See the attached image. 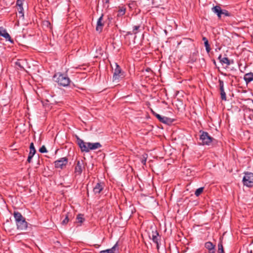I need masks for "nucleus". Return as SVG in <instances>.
<instances>
[{
	"label": "nucleus",
	"instance_id": "42",
	"mask_svg": "<svg viewBox=\"0 0 253 253\" xmlns=\"http://www.w3.org/2000/svg\"><path fill=\"white\" fill-rule=\"evenodd\" d=\"M213 63L214 64H215V61L214 60Z\"/></svg>",
	"mask_w": 253,
	"mask_h": 253
},
{
	"label": "nucleus",
	"instance_id": "18",
	"mask_svg": "<svg viewBox=\"0 0 253 253\" xmlns=\"http://www.w3.org/2000/svg\"><path fill=\"white\" fill-rule=\"evenodd\" d=\"M202 40L204 42V45L206 47V50L208 53H209L211 48L210 45L209 43L208 40L205 37H203Z\"/></svg>",
	"mask_w": 253,
	"mask_h": 253
},
{
	"label": "nucleus",
	"instance_id": "8",
	"mask_svg": "<svg viewBox=\"0 0 253 253\" xmlns=\"http://www.w3.org/2000/svg\"><path fill=\"white\" fill-rule=\"evenodd\" d=\"M68 162V159L66 157L61 158L54 162V166L55 168L63 169L66 167Z\"/></svg>",
	"mask_w": 253,
	"mask_h": 253
},
{
	"label": "nucleus",
	"instance_id": "1",
	"mask_svg": "<svg viewBox=\"0 0 253 253\" xmlns=\"http://www.w3.org/2000/svg\"><path fill=\"white\" fill-rule=\"evenodd\" d=\"M77 142L82 152H88L90 150L97 149L102 146L99 142H85L79 137L77 138Z\"/></svg>",
	"mask_w": 253,
	"mask_h": 253
},
{
	"label": "nucleus",
	"instance_id": "15",
	"mask_svg": "<svg viewBox=\"0 0 253 253\" xmlns=\"http://www.w3.org/2000/svg\"><path fill=\"white\" fill-rule=\"evenodd\" d=\"M103 19V15H102L98 19L96 27V30L99 32H101L102 30L104 24L102 22Z\"/></svg>",
	"mask_w": 253,
	"mask_h": 253
},
{
	"label": "nucleus",
	"instance_id": "34",
	"mask_svg": "<svg viewBox=\"0 0 253 253\" xmlns=\"http://www.w3.org/2000/svg\"><path fill=\"white\" fill-rule=\"evenodd\" d=\"M146 162V158H144V159H142L141 161V162L143 165H145Z\"/></svg>",
	"mask_w": 253,
	"mask_h": 253
},
{
	"label": "nucleus",
	"instance_id": "23",
	"mask_svg": "<svg viewBox=\"0 0 253 253\" xmlns=\"http://www.w3.org/2000/svg\"><path fill=\"white\" fill-rule=\"evenodd\" d=\"M76 220L77 222L80 223V224L82 223L84 220V215L82 214H78L76 218Z\"/></svg>",
	"mask_w": 253,
	"mask_h": 253
},
{
	"label": "nucleus",
	"instance_id": "5",
	"mask_svg": "<svg viewBox=\"0 0 253 253\" xmlns=\"http://www.w3.org/2000/svg\"><path fill=\"white\" fill-rule=\"evenodd\" d=\"M85 169L84 162L82 160H77L75 163L74 173L75 176L81 175L83 171Z\"/></svg>",
	"mask_w": 253,
	"mask_h": 253
},
{
	"label": "nucleus",
	"instance_id": "22",
	"mask_svg": "<svg viewBox=\"0 0 253 253\" xmlns=\"http://www.w3.org/2000/svg\"><path fill=\"white\" fill-rule=\"evenodd\" d=\"M220 63H221L222 64H225L229 66L231 63H233V61L232 60L231 61L227 57H223L222 60H220Z\"/></svg>",
	"mask_w": 253,
	"mask_h": 253
},
{
	"label": "nucleus",
	"instance_id": "9",
	"mask_svg": "<svg viewBox=\"0 0 253 253\" xmlns=\"http://www.w3.org/2000/svg\"><path fill=\"white\" fill-rule=\"evenodd\" d=\"M0 36L3 37L6 40H8L12 43L14 42L13 40L11 38L9 34L6 32V30L2 27H0Z\"/></svg>",
	"mask_w": 253,
	"mask_h": 253
},
{
	"label": "nucleus",
	"instance_id": "25",
	"mask_svg": "<svg viewBox=\"0 0 253 253\" xmlns=\"http://www.w3.org/2000/svg\"><path fill=\"white\" fill-rule=\"evenodd\" d=\"M17 9L19 14H21V16L24 17V12L23 6H18Z\"/></svg>",
	"mask_w": 253,
	"mask_h": 253
},
{
	"label": "nucleus",
	"instance_id": "17",
	"mask_svg": "<svg viewBox=\"0 0 253 253\" xmlns=\"http://www.w3.org/2000/svg\"><path fill=\"white\" fill-rule=\"evenodd\" d=\"M244 79L247 84L253 81V73H249L245 75Z\"/></svg>",
	"mask_w": 253,
	"mask_h": 253
},
{
	"label": "nucleus",
	"instance_id": "26",
	"mask_svg": "<svg viewBox=\"0 0 253 253\" xmlns=\"http://www.w3.org/2000/svg\"><path fill=\"white\" fill-rule=\"evenodd\" d=\"M140 28L139 25L134 26L133 27L132 33L133 34H136L138 33V30Z\"/></svg>",
	"mask_w": 253,
	"mask_h": 253
},
{
	"label": "nucleus",
	"instance_id": "38",
	"mask_svg": "<svg viewBox=\"0 0 253 253\" xmlns=\"http://www.w3.org/2000/svg\"><path fill=\"white\" fill-rule=\"evenodd\" d=\"M223 57H222V56L221 55H219V56H218V59L219 60V61L220 62V60H222Z\"/></svg>",
	"mask_w": 253,
	"mask_h": 253
},
{
	"label": "nucleus",
	"instance_id": "10",
	"mask_svg": "<svg viewBox=\"0 0 253 253\" xmlns=\"http://www.w3.org/2000/svg\"><path fill=\"white\" fill-rule=\"evenodd\" d=\"M153 114L156 116V117L159 120V121L161 123L169 124L172 122L171 119L169 118L166 117H162L160 115L158 114L157 113H154Z\"/></svg>",
	"mask_w": 253,
	"mask_h": 253
},
{
	"label": "nucleus",
	"instance_id": "41",
	"mask_svg": "<svg viewBox=\"0 0 253 253\" xmlns=\"http://www.w3.org/2000/svg\"><path fill=\"white\" fill-rule=\"evenodd\" d=\"M16 64H17V65H19V66H20V64H19L18 62H16Z\"/></svg>",
	"mask_w": 253,
	"mask_h": 253
},
{
	"label": "nucleus",
	"instance_id": "21",
	"mask_svg": "<svg viewBox=\"0 0 253 253\" xmlns=\"http://www.w3.org/2000/svg\"><path fill=\"white\" fill-rule=\"evenodd\" d=\"M126 11V7H125L124 6L119 7V10L118 11L117 16L118 17H120V16H123L125 14Z\"/></svg>",
	"mask_w": 253,
	"mask_h": 253
},
{
	"label": "nucleus",
	"instance_id": "6",
	"mask_svg": "<svg viewBox=\"0 0 253 253\" xmlns=\"http://www.w3.org/2000/svg\"><path fill=\"white\" fill-rule=\"evenodd\" d=\"M243 182L244 185L249 187L253 186V173L247 172L245 173V176L243 179Z\"/></svg>",
	"mask_w": 253,
	"mask_h": 253
},
{
	"label": "nucleus",
	"instance_id": "14",
	"mask_svg": "<svg viewBox=\"0 0 253 253\" xmlns=\"http://www.w3.org/2000/svg\"><path fill=\"white\" fill-rule=\"evenodd\" d=\"M205 247L208 250L209 253H214L215 252V245L211 242H207L205 244Z\"/></svg>",
	"mask_w": 253,
	"mask_h": 253
},
{
	"label": "nucleus",
	"instance_id": "7",
	"mask_svg": "<svg viewBox=\"0 0 253 253\" xmlns=\"http://www.w3.org/2000/svg\"><path fill=\"white\" fill-rule=\"evenodd\" d=\"M149 238L151 239L154 243L157 245V249L158 251L159 250V241L161 237L157 230H152L151 234H149Z\"/></svg>",
	"mask_w": 253,
	"mask_h": 253
},
{
	"label": "nucleus",
	"instance_id": "16",
	"mask_svg": "<svg viewBox=\"0 0 253 253\" xmlns=\"http://www.w3.org/2000/svg\"><path fill=\"white\" fill-rule=\"evenodd\" d=\"M212 11L217 15L218 18H220L221 16L222 9L218 5H216L212 8Z\"/></svg>",
	"mask_w": 253,
	"mask_h": 253
},
{
	"label": "nucleus",
	"instance_id": "19",
	"mask_svg": "<svg viewBox=\"0 0 253 253\" xmlns=\"http://www.w3.org/2000/svg\"><path fill=\"white\" fill-rule=\"evenodd\" d=\"M13 215L16 222H18V221H19V220H21L24 218L21 213L18 211H14L13 213Z\"/></svg>",
	"mask_w": 253,
	"mask_h": 253
},
{
	"label": "nucleus",
	"instance_id": "31",
	"mask_svg": "<svg viewBox=\"0 0 253 253\" xmlns=\"http://www.w3.org/2000/svg\"><path fill=\"white\" fill-rule=\"evenodd\" d=\"M69 219L68 216V215H66L65 219H63V220L62 221V224L65 225L69 222Z\"/></svg>",
	"mask_w": 253,
	"mask_h": 253
},
{
	"label": "nucleus",
	"instance_id": "37",
	"mask_svg": "<svg viewBox=\"0 0 253 253\" xmlns=\"http://www.w3.org/2000/svg\"><path fill=\"white\" fill-rule=\"evenodd\" d=\"M217 253H225L224 250H218Z\"/></svg>",
	"mask_w": 253,
	"mask_h": 253
},
{
	"label": "nucleus",
	"instance_id": "13",
	"mask_svg": "<svg viewBox=\"0 0 253 253\" xmlns=\"http://www.w3.org/2000/svg\"><path fill=\"white\" fill-rule=\"evenodd\" d=\"M103 183L98 182L93 188V192L95 194H98L103 190Z\"/></svg>",
	"mask_w": 253,
	"mask_h": 253
},
{
	"label": "nucleus",
	"instance_id": "40",
	"mask_svg": "<svg viewBox=\"0 0 253 253\" xmlns=\"http://www.w3.org/2000/svg\"><path fill=\"white\" fill-rule=\"evenodd\" d=\"M46 23L47 24H49V25H50V23H49V22H48V21H46Z\"/></svg>",
	"mask_w": 253,
	"mask_h": 253
},
{
	"label": "nucleus",
	"instance_id": "30",
	"mask_svg": "<svg viewBox=\"0 0 253 253\" xmlns=\"http://www.w3.org/2000/svg\"><path fill=\"white\" fill-rule=\"evenodd\" d=\"M221 14H223L226 16H230L231 14L226 10H222Z\"/></svg>",
	"mask_w": 253,
	"mask_h": 253
},
{
	"label": "nucleus",
	"instance_id": "20",
	"mask_svg": "<svg viewBox=\"0 0 253 253\" xmlns=\"http://www.w3.org/2000/svg\"><path fill=\"white\" fill-rule=\"evenodd\" d=\"M118 246V244L116 243L112 248L107 249L105 251H102L100 252V253H115L116 247Z\"/></svg>",
	"mask_w": 253,
	"mask_h": 253
},
{
	"label": "nucleus",
	"instance_id": "24",
	"mask_svg": "<svg viewBox=\"0 0 253 253\" xmlns=\"http://www.w3.org/2000/svg\"><path fill=\"white\" fill-rule=\"evenodd\" d=\"M204 189V187L197 189L195 192V195L197 197L199 196L203 192Z\"/></svg>",
	"mask_w": 253,
	"mask_h": 253
},
{
	"label": "nucleus",
	"instance_id": "36",
	"mask_svg": "<svg viewBox=\"0 0 253 253\" xmlns=\"http://www.w3.org/2000/svg\"><path fill=\"white\" fill-rule=\"evenodd\" d=\"M33 157H28L27 159V162L30 163L31 162Z\"/></svg>",
	"mask_w": 253,
	"mask_h": 253
},
{
	"label": "nucleus",
	"instance_id": "4",
	"mask_svg": "<svg viewBox=\"0 0 253 253\" xmlns=\"http://www.w3.org/2000/svg\"><path fill=\"white\" fill-rule=\"evenodd\" d=\"M200 132L201 133L200 137V144L209 145L214 140L213 138L211 137L207 132L200 131Z\"/></svg>",
	"mask_w": 253,
	"mask_h": 253
},
{
	"label": "nucleus",
	"instance_id": "11",
	"mask_svg": "<svg viewBox=\"0 0 253 253\" xmlns=\"http://www.w3.org/2000/svg\"><path fill=\"white\" fill-rule=\"evenodd\" d=\"M221 98L222 100H226V93L224 89V82L221 80H218Z\"/></svg>",
	"mask_w": 253,
	"mask_h": 253
},
{
	"label": "nucleus",
	"instance_id": "3",
	"mask_svg": "<svg viewBox=\"0 0 253 253\" xmlns=\"http://www.w3.org/2000/svg\"><path fill=\"white\" fill-rule=\"evenodd\" d=\"M54 78H56L55 81L60 86H67L71 83V80L68 76L64 74L58 73L54 76Z\"/></svg>",
	"mask_w": 253,
	"mask_h": 253
},
{
	"label": "nucleus",
	"instance_id": "2",
	"mask_svg": "<svg viewBox=\"0 0 253 253\" xmlns=\"http://www.w3.org/2000/svg\"><path fill=\"white\" fill-rule=\"evenodd\" d=\"M115 67L114 69L112 67L113 70L112 81L113 82L118 83L121 80L125 78L126 74L117 63H115Z\"/></svg>",
	"mask_w": 253,
	"mask_h": 253
},
{
	"label": "nucleus",
	"instance_id": "33",
	"mask_svg": "<svg viewBox=\"0 0 253 253\" xmlns=\"http://www.w3.org/2000/svg\"><path fill=\"white\" fill-rule=\"evenodd\" d=\"M35 153L30 151L28 157H33L34 155H35Z\"/></svg>",
	"mask_w": 253,
	"mask_h": 253
},
{
	"label": "nucleus",
	"instance_id": "12",
	"mask_svg": "<svg viewBox=\"0 0 253 253\" xmlns=\"http://www.w3.org/2000/svg\"><path fill=\"white\" fill-rule=\"evenodd\" d=\"M17 228L20 230H25L27 229L28 226V223L26 222L25 218H24L21 220L18 221L16 222Z\"/></svg>",
	"mask_w": 253,
	"mask_h": 253
},
{
	"label": "nucleus",
	"instance_id": "39",
	"mask_svg": "<svg viewBox=\"0 0 253 253\" xmlns=\"http://www.w3.org/2000/svg\"><path fill=\"white\" fill-rule=\"evenodd\" d=\"M132 34V33H131L130 32H127V34H128V35H129V34H130V35H131V34Z\"/></svg>",
	"mask_w": 253,
	"mask_h": 253
},
{
	"label": "nucleus",
	"instance_id": "27",
	"mask_svg": "<svg viewBox=\"0 0 253 253\" xmlns=\"http://www.w3.org/2000/svg\"><path fill=\"white\" fill-rule=\"evenodd\" d=\"M223 249V247L222 245V241L221 238L220 239V241L218 244V250H222Z\"/></svg>",
	"mask_w": 253,
	"mask_h": 253
},
{
	"label": "nucleus",
	"instance_id": "32",
	"mask_svg": "<svg viewBox=\"0 0 253 253\" xmlns=\"http://www.w3.org/2000/svg\"><path fill=\"white\" fill-rule=\"evenodd\" d=\"M16 5L17 6H22L23 5V0H17Z\"/></svg>",
	"mask_w": 253,
	"mask_h": 253
},
{
	"label": "nucleus",
	"instance_id": "28",
	"mask_svg": "<svg viewBox=\"0 0 253 253\" xmlns=\"http://www.w3.org/2000/svg\"><path fill=\"white\" fill-rule=\"evenodd\" d=\"M39 152L41 153L47 152L46 148L44 145H42L39 149Z\"/></svg>",
	"mask_w": 253,
	"mask_h": 253
},
{
	"label": "nucleus",
	"instance_id": "29",
	"mask_svg": "<svg viewBox=\"0 0 253 253\" xmlns=\"http://www.w3.org/2000/svg\"><path fill=\"white\" fill-rule=\"evenodd\" d=\"M30 151L34 152L36 153V150L35 148L34 143L33 142L31 143L30 145Z\"/></svg>",
	"mask_w": 253,
	"mask_h": 253
},
{
	"label": "nucleus",
	"instance_id": "35",
	"mask_svg": "<svg viewBox=\"0 0 253 253\" xmlns=\"http://www.w3.org/2000/svg\"><path fill=\"white\" fill-rule=\"evenodd\" d=\"M103 2L104 4H109V0H103Z\"/></svg>",
	"mask_w": 253,
	"mask_h": 253
}]
</instances>
